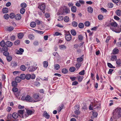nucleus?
Instances as JSON below:
<instances>
[{"instance_id": "nucleus-1", "label": "nucleus", "mask_w": 121, "mask_h": 121, "mask_svg": "<svg viewBox=\"0 0 121 121\" xmlns=\"http://www.w3.org/2000/svg\"><path fill=\"white\" fill-rule=\"evenodd\" d=\"M113 116L114 118L121 116V108H117L115 109L113 113Z\"/></svg>"}, {"instance_id": "nucleus-2", "label": "nucleus", "mask_w": 121, "mask_h": 121, "mask_svg": "<svg viewBox=\"0 0 121 121\" xmlns=\"http://www.w3.org/2000/svg\"><path fill=\"white\" fill-rule=\"evenodd\" d=\"M111 26L110 27V29L113 31L117 33H119L121 31V29H119L118 30L115 29V28L117 26V24L115 22H112L110 24Z\"/></svg>"}, {"instance_id": "nucleus-3", "label": "nucleus", "mask_w": 121, "mask_h": 121, "mask_svg": "<svg viewBox=\"0 0 121 121\" xmlns=\"http://www.w3.org/2000/svg\"><path fill=\"white\" fill-rule=\"evenodd\" d=\"M21 99L22 100H25L29 102H33V98L29 95H27L26 96H22Z\"/></svg>"}, {"instance_id": "nucleus-4", "label": "nucleus", "mask_w": 121, "mask_h": 121, "mask_svg": "<svg viewBox=\"0 0 121 121\" xmlns=\"http://www.w3.org/2000/svg\"><path fill=\"white\" fill-rule=\"evenodd\" d=\"M38 8L41 10L43 13H44L45 12L44 10L45 8V5L43 3H42L39 4L38 6Z\"/></svg>"}, {"instance_id": "nucleus-5", "label": "nucleus", "mask_w": 121, "mask_h": 121, "mask_svg": "<svg viewBox=\"0 0 121 121\" xmlns=\"http://www.w3.org/2000/svg\"><path fill=\"white\" fill-rule=\"evenodd\" d=\"M33 102H36L39 101V95L37 94H35L33 95Z\"/></svg>"}, {"instance_id": "nucleus-6", "label": "nucleus", "mask_w": 121, "mask_h": 121, "mask_svg": "<svg viewBox=\"0 0 121 121\" xmlns=\"http://www.w3.org/2000/svg\"><path fill=\"white\" fill-rule=\"evenodd\" d=\"M94 108H97L98 109H100V103L99 102H95L93 104Z\"/></svg>"}, {"instance_id": "nucleus-7", "label": "nucleus", "mask_w": 121, "mask_h": 121, "mask_svg": "<svg viewBox=\"0 0 121 121\" xmlns=\"http://www.w3.org/2000/svg\"><path fill=\"white\" fill-rule=\"evenodd\" d=\"M24 111L25 110H19L17 112L18 116L22 118H24V117L23 116V114Z\"/></svg>"}, {"instance_id": "nucleus-8", "label": "nucleus", "mask_w": 121, "mask_h": 121, "mask_svg": "<svg viewBox=\"0 0 121 121\" xmlns=\"http://www.w3.org/2000/svg\"><path fill=\"white\" fill-rule=\"evenodd\" d=\"M65 37L66 40L68 41H70L72 39L71 35L70 33L65 34Z\"/></svg>"}, {"instance_id": "nucleus-9", "label": "nucleus", "mask_w": 121, "mask_h": 121, "mask_svg": "<svg viewBox=\"0 0 121 121\" xmlns=\"http://www.w3.org/2000/svg\"><path fill=\"white\" fill-rule=\"evenodd\" d=\"M37 67L36 66H31L28 68V70L30 72L34 71L37 69Z\"/></svg>"}, {"instance_id": "nucleus-10", "label": "nucleus", "mask_w": 121, "mask_h": 121, "mask_svg": "<svg viewBox=\"0 0 121 121\" xmlns=\"http://www.w3.org/2000/svg\"><path fill=\"white\" fill-rule=\"evenodd\" d=\"M43 116L46 118L47 119H48L50 117V115L48 114L46 111H45L43 114Z\"/></svg>"}, {"instance_id": "nucleus-11", "label": "nucleus", "mask_w": 121, "mask_h": 121, "mask_svg": "<svg viewBox=\"0 0 121 121\" xmlns=\"http://www.w3.org/2000/svg\"><path fill=\"white\" fill-rule=\"evenodd\" d=\"M21 15L20 14H16L15 16V19L17 20H20L21 18Z\"/></svg>"}, {"instance_id": "nucleus-12", "label": "nucleus", "mask_w": 121, "mask_h": 121, "mask_svg": "<svg viewBox=\"0 0 121 121\" xmlns=\"http://www.w3.org/2000/svg\"><path fill=\"white\" fill-rule=\"evenodd\" d=\"M5 44L8 47H10L12 46L13 43L12 42L8 41L6 42Z\"/></svg>"}, {"instance_id": "nucleus-13", "label": "nucleus", "mask_w": 121, "mask_h": 121, "mask_svg": "<svg viewBox=\"0 0 121 121\" xmlns=\"http://www.w3.org/2000/svg\"><path fill=\"white\" fill-rule=\"evenodd\" d=\"M77 108V109L76 110L74 111V113L76 115H78L79 114L80 112L79 111V107H77V106H75L74 107V108H75L76 109V108Z\"/></svg>"}, {"instance_id": "nucleus-14", "label": "nucleus", "mask_w": 121, "mask_h": 121, "mask_svg": "<svg viewBox=\"0 0 121 121\" xmlns=\"http://www.w3.org/2000/svg\"><path fill=\"white\" fill-rule=\"evenodd\" d=\"M60 49L61 50L65 49L66 48V47L64 45H61L59 46Z\"/></svg>"}, {"instance_id": "nucleus-15", "label": "nucleus", "mask_w": 121, "mask_h": 121, "mask_svg": "<svg viewBox=\"0 0 121 121\" xmlns=\"http://www.w3.org/2000/svg\"><path fill=\"white\" fill-rule=\"evenodd\" d=\"M64 12L66 13H69L70 10L69 8H68L67 7H65L63 9Z\"/></svg>"}, {"instance_id": "nucleus-16", "label": "nucleus", "mask_w": 121, "mask_h": 121, "mask_svg": "<svg viewBox=\"0 0 121 121\" xmlns=\"http://www.w3.org/2000/svg\"><path fill=\"white\" fill-rule=\"evenodd\" d=\"M18 113L17 114L16 112H14L13 113L12 117L16 119L18 117Z\"/></svg>"}, {"instance_id": "nucleus-17", "label": "nucleus", "mask_w": 121, "mask_h": 121, "mask_svg": "<svg viewBox=\"0 0 121 121\" xmlns=\"http://www.w3.org/2000/svg\"><path fill=\"white\" fill-rule=\"evenodd\" d=\"M87 11L88 13H92L93 12V9L91 7H89L87 8Z\"/></svg>"}, {"instance_id": "nucleus-18", "label": "nucleus", "mask_w": 121, "mask_h": 121, "mask_svg": "<svg viewBox=\"0 0 121 121\" xmlns=\"http://www.w3.org/2000/svg\"><path fill=\"white\" fill-rule=\"evenodd\" d=\"M71 11L73 13L77 11V8L75 6H72L71 8Z\"/></svg>"}, {"instance_id": "nucleus-19", "label": "nucleus", "mask_w": 121, "mask_h": 121, "mask_svg": "<svg viewBox=\"0 0 121 121\" xmlns=\"http://www.w3.org/2000/svg\"><path fill=\"white\" fill-rule=\"evenodd\" d=\"M115 13L118 16H121V10H117L116 11Z\"/></svg>"}, {"instance_id": "nucleus-20", "label": "nucleus", "mask_w": 121, "mask_h": 121, "mask_svg": "<svg viewBox=\"0 0 121 121\" xmlns=\"http://www.w3.org/2000/svg\"><path fill=\"white\" fill-rule=\"evenodd\" d=\"M21 79L20 77H17L15 79V81L17 83L21 81Z\"/></svg>"}, {"instance_id": "nucleus-21", "label": "nucleus", "mask_w": 121, "mask_h": 121, "mask_svg": "<svg viewBox=\"0 0 121 121\" xmlns=\"http://www.w3.org/2000/svg\"><path fill=\"white\" fill-rule=\"evenodd\" d=\"M119 50L117 48H114L113 50L112 54H115L118 53V52Z\"/></svg>"}, {"instance_id": "nucleus-22", "label": "nucleus", "mask_w": 121, "mask_h": 121, "mask_svg": "<svg viewBox=\"0 0 121 121\" xmlns=\"http://www.w3.org/2000/svg\"><path fill=\"white\" fill-rule=\"evenodd\" d=\"M64 107V105L63 104H61L59 107L58 109V112H59Z\"/></svg>"}, {"instance_id": "nucleus-23", "label": "nucleus", "mask_w": 121, "mask_h": 121, "mask_svg": "<svg viewBox=\"0 0 121 121\" xmlns=\"http://www.w3.org/2000/svg\"><path fill=\"white\" fill-rule=\"evenodd\" d=\"M81 65L82 64L81 63L78 62L76 64L75 66L76 67L77 69H78L80 67Z\"/></svg>"}, {"instance_id": "nucleus-24", "label": "nucleus", "mask_w": 121, "mask_h": 121, "mask_svg": "<svg viewBox=\"0 0 121 121\" xmlns=\"http://www.w3.org/2000/svg\"><path fill=\"white\" fill-rule=\"evenodd\" d=\"M17 82L16 81H13L12 82V86L16 87L17 86Z\"/></svg>"}, {"instance_id": "nucleus-25", "label": "nucleus", "mask_w": 121, "mask_h": 121, "mask_svg": "<svg viewBox=\"0 0 121 121\" xmlns=\"http://www.w3.org/2000/svg\"><path fill=\"white\" fill-rule=\"evenodd\" d=\"M54 69L56 70H58L60 68V65L58 64H56L54 65Z\"/></svg>"}, {"instance_id": "nucleus-26", "label": "nucleus", "mask_w": 121, "mask_h": 121, "mask_svg": "<svg viewBox=\"0 0 121 121\" xmlns=\"http://www.w3.org/2000/svg\"><path fill=\"white\" fill-rule=\"evenodd\" d=\"M24 36V35L22 33H20L18 34V37L19 39H22Z\"/></svg>"}, {"instance_id": "nucleus-27", "label": "nucleus", "mask_w": 121, "mask_h": 121, "mask_svg": "<svg viewBox=\"0 0 121 121\" xmlns=\"http://www.w3.org/2000/svg\"><path fill=\"white\" fill-rule=\"evenodd\" d=\"M78 26L80 29L83 28L84 26V24L82 23H79L78 25Z\"/></svg>"}, {"instance_id": "nucleus-28", "label": "nucleus", "mask_w": 121, "mask_h": 121, "mask_svg": "<svg viewBox=\"0 0 121 121\" xmlns=\"http://www.w3.org/2000/svg\"><path fill=\"white\" fill-rule=\"evenodd\" d=\"M30 26L32 28L35 27L36 26V24L34 22H32L30 24Z\"/></svg>"}, {"instance_id": "nucleus-29", "label": "nucleus", "mask_w": 121, "mask_h": 121, "mask_svg": "<svg viewBox=\"0 0 121 121\" xmlns=\"http://www.w3.org/2000/svg\"><path fill=\"white\" fill-rule=\"evenodd\" d=\"M28 37L31 40H32L34 39L35 37L32 34H30L29 35Z\"/></svg>"}, {"instance_id": "nucleus-30", "label": "nucleus", "mask_w": 121, "mask_h": 121, "mask_svg": "<svg viewBox=\"0 0 121 121\" xmlns=\"http://www.w3.org/2000/svg\"><path fill=\"white\" fill-rule=\"evenodd\" d=\"M83 77L81 76H78L77 77V78L78 79V80L80 82H81L83 79Z\"/></svg>"}, {"instance_id": "nucleus-31", "label": "nucleus", "mask_w": 121, "mask_h": 121, "mask_svg": "<svg viewBox=\"0 0 121 121\" xmlns=\"http://www.w3.org/2000/svg\"><path fill=\"white\" fill-rule=\"evenodd\" d=\"M8 11V9L7 8H5L3 9L2 10L3 12L4 13H7Z\"/></svg>"}, {"instance_id": "nucleus-32", "label": "nucleus", "mask_w": 121, "mask_h": 121, "mask_svg": "<svg viewBox=\"0 0 121 121\" xmlns=\"http://www.w3.org/2000/svg\"><path fill=\"white\" fill-rule=\"evenodd\" d=\"M117 59V56L115 55H113L111 56V60L112 61H114L116 60Z\"/></svg>"}, {"instance_id": "nucleus-33", "label": "nucleus", "mask_w": 121, "mask_h": 121, "mask_svg": "<svg viewBox=\"0 0 121 121\" xmlns=\"http://www.w3.org/2000/svg\"><path fill=\"white\" fill-rule=\"evenodd\" d=\"M22 71H24L26 69V67L25 65H22L20 67Z\"/></svg>"}, {"instance_id": "nucleus-34", "label": "nucleus", "mask_w": 121, "mask_h": 121, "mask_svg": "<svg viewBox=\"0 0 121 121\" xmlns=\"http://www.w3.org/2000/svg\"><path fill=\"white\" fill-rule=\"evenodd\" d=\"M69 70L71 72H73L75 71L76 69L74 67H72L70 68Z\"/></svg>"}, {"instance_id": "nucleus-35", "label": "nucleus", "mask_w": 121, "mask_h": 121, "mask_svg": "<svg viewBox=\"0 0 121 121\" xmlns=\"http://www.w3.org/2000/svg\"><path fill=\"white\" fill-rule=\"evenodd\" d=\"M62 73L64 74H66L68 72V70L65 68H64L62 70Z\"/></svg>"}, {"instance_id": "nucleus-36", "label": "nucleus", "mask_w": 121, "mask_h": 121, "mask_svg": "<svg viewBox=\"0 0 121 121\" xmlns=\"http://www.w3.org/2000/svg\"><path fill=\"white\" fill-rule=\"evenodd\" d=\"M6 58L7 61L9 62L11 61L12 59V57L10 56H7Z\"/></svg>"}, {"instance_id": "nucleus-37", "label": "nucleus", "mask_w": 121, "mask_h": 121, "mask_svg": "<svg viewBox=\"0 0 121 121\" xmlns=\"http://www.w3.org/2000/svg\"><path fill=\"white\" fill-rule=\"evenodd\" d=\"M5 43L4 41L2 40L0 43V45L2 47H3L5 46Z\"/></svg>"}, {"instance_id": "nucleus-38", "label": "nucleus", "mask_w": 121, "mask_h": 121, "mask_svg": "<svg viewBox=\"0 0 121 121\" xmlns=\"http://www.w3.org/2000/svg\"><path fill=\"white\" fill-rule=\"evenodd\" d=\"M43 66L45 67H47L48 65V62L46 61L43 62Z\"/></svg>"}, {"instance_id": "nucleus-39", "label": "nucleus", "mask_w": 121, "mask_h": 121, "mask_svg": "<svg viewBox=\"0 0 121 121\" xmlns=\"http://www.w3.org/2000/svg\"><path fill=\"white\" fill-rule=\"evenodd\" d=\"M71 33L72 35H75L76 34V33L74 30H72L71 31Z\"/></svg>"}, {"instance_id": "nucleus-40", "label": "nucleus", "mask_w": 121, "mask_h": 121, "mask_svg": "<svg viewBox=\"0 0 121 121\" xmlns=\"http://www.w3.org/2000/svg\"><path fill=\"white\" fill-rule=\"evenodd\" d=\"M31 78V75L29 74H28L26 75V78L27 80L30 79Z\"/></svg>"}, {"instance_id": "nucleus-41", "label": "nucleus", "mask_w": 121, "mask_h": 121, "mask_svg": "<svg viewBox=\"0 0 121 121\" xmlns=\"http://www.w3.org/2000/svg\"><path fill=\"white\" fill-rule=\"evenodd\" d=\"M121 62V61L120 59H118L116 61L117 64L118 66H119L120 65Z\"/></svg>"}, {"instance_id": "nucleus-42", "label": "nucleus", "mask_w": 121, "mask_h": 121, "mask_svg": "<svg viewBox=\"0 0 121 121\" xmlns=\"http://www.w3.org/2000/svg\"><path fill=\"white\" fill-rule=\"evenodd\" d=\"M77 60L78 63H80L83 60V59L82 58H77Z\"/></svg>"}, {"instance_id": "nucleus-43", "label": "nucleus", "mask_w": 121, "mask_h": 121, "mask_svg": "<svg viewBox=\"0 0 121 121\" xmlns=\"http://www.w3.org/2000/svg\"><path fill=\"white\" fill-rule=\"evenodd\" d=\"M72 25L74 27H76L78 26V23L76 22H72Z\"/></svg>"}, {"instance_id": "nucleus-44", "label": "nucleus", "mask_w": 121, "mask_h": 121, "mask_svg": "<svg viewBox=\"0 0 121 121\" xmlns=\"http://www.w3.org/2000/svg\"><path fill=\"white\" fill-rule=\"evenodd\" d=\"M3 55L7 56L9 55V53L7 51H5L3 53Z\"/></svg>"}, {"instance_id": "nucleus-45", "label": "nucleus", "mask_w": 121, "mask_h": 121, "mask_svg": "<svg viewBox=\"0 0 121 121\" xmlns=\"http://www.w3.org/2000/svg\"><path fill=\"white\" fill-rule=\"evenodd\" d=\"M34 30L36 32L40 34H43L44 33V32L43 31L39 30Z\"/></svg>"}, {"instance_id": "nucleus-46", "label": "nucleus", "mask_w": 121, "mask_h": 121, "mask_svg": "<svg viewBox=\"0 0 121 121\" xmlns=\"http://www.w3.org/2000/svg\"><path fill=\"white\" fill-rule=\"evenodd\" d=\"M98 18L99 20H101L103 19L104 17L102 15L100 14L98 15Z\"/></svg>"}, {"instance_id": "nucleus-47", "label": "nucleus", "mask_w": 121, "mask_h": 121, "mask_svg": "<svg viewBox=\"0 0 121 121\" xmlns=\"http://www.w3.org/2000/svg\"><path fill=\"white\" fill-rule=\"evenodd\" d=\"M94 106L93 107V104L92 103L91 104L89 107V108L90 110H93L94 108Z\"/></svg>"}, {"instance_id": "nucleus-48", "label": "nucleus", "mask_w": 121, "mask_h": 121, "mask_svg": "<svg viewBox=\"0 0 121 121\" xmlns=\"http://www.w3.org/2000/svg\"><path fill=\"white\" fill-rule=\"evenodd\" d=\"M9 17L11 19H13L15 17V15L14 13H10Z\"/></svg>"}, {"instance_id": "nucleus-49", "label": "nucleus", "mask_w": 121, "mask_h": 121, "mask_svg": "<svg viewBox=\"0 0 121 121\" xmlns=\"http://www.w3.org/2000/svg\"><path fill=\"white\" fill-rule=\"evenodd\" d=\"M26 3H22L21 4V7L23 8L26 7Z\"/></svg>"}, {"instance_id": "nucleus-50", "label": "nucleus", "mask_w": 121, "mask_h": 121, "mask_svg": "<svg viewBox=\"0 0 121 121\" xmlns=\"http://www.w3.org/2000/svg\"><path fill=\"white\" fill-rule=\"evenodd\" d=\"M4 17L5 19L7 20L9 19V16L8 14H6L4 15Z\"/></svg>"}, {"instance_id": "nucleus-51", "label": "nucleus", "mask_w": 121, "mask_h": 121, "mask_svg": "<svg viewBox=\"0 0 121 121\" xmlns=\"http://www.w3.org/2000/svg\"><path fill=\"white\" fill-rule=\"evenodd\" d=\"M25 11V9L24 8H22L20 9V13L22 14H23L24 13Z\"/></svg>"}, {"instance_id": "nucleus-52", "label": "nucleus", "mask_w": 121, "mask_h": 121, "mask_svg": "<svg viewBox=\"0 0 121 121\" xmlns=\"http://www.w3.org/2000/svg\"><path fill=\"white\" fill-rule=\"evenodd\" d=\"M14 29V28L12 26H9L7 28L8 30L9 31L12 30Z\"/></svg>"}, {"instance_id": "nucleus-53", "label": "nucleus", "mask_w": 121, "mask_h": 121, "mask_svg": "<svg viewBox=\"0 0 121 121\" xmlns=\"http://www.w3.org/2000/svg\"><path fill=\"white\" fill-rule=\"evenodd\" d=\"M64 20L65 22H68L69 21V18L67 16H66L64 17Z\"/></svg>"}, {"instance_id": "nucleus-54", "label": "nucleus", "mask_w": 121, "mask_h": 121, "mask_svg": "<svg viewBox=\"0 0 121 121\" xmlns=\"http://www.w3.org/2000/svg\"><path fill=\"white\" fill-rule=\"evenodd\" d=\"M84 24L85 26L88 27L90 25V23L89 21H86L85 22Z\"/></svg>"}, {"instance_id": "nucleus-55", "label": "nucleus", "mask_w": 121, "mask_h": 121, "mask_svg": "<svg viewBox=\"0 0 121 121\" xmlns=\"http://www.w3.org/2000/svg\"><path fill=\"white\" fill-rule=\"evenodd\" d=\"M20 78L21 79H24L26 78V75L24 74H22L21 75Z\"/></svg>"}, {"instance_id": "nucleus-56", "label": "nucleus", "mask_w": 121, "mask_h": 121, "mask_svg": "<svg viewBox=\"0 0 121 121\" xmlns=\"http://www.w3.org/2000/svg\"><path fill=\"white\" fill-rule=\"evenodd\" d=\"M2 49V50L3 51H7L8 49V48L6 46H4L3 47Z\"/></svg>"}, {"instance_id": "nucleus-57", "label": "nucleus", "mask_w": 121, "mask_h": 121, "mask_svg": "<svg viewBox=\"0 0 121 121\" xmlns=\"http://www.w3.org/2000/svg\"><path fill=\"white\" fill-rule=\"evenodd\" d=\"M108 7L109 8H111L113 7V4L112 3H109L108 4Z\"/></svg>"}, {"instance_id": "nucleus-58", "label": "nucleus", "mask_w": 121, "mask_h": 121, "mask_svg": "<svg viewBox=\"0 0 121 121\" xmlns=\"http://www.w3.org/2000/svg\"><path fill=\"white\" fill-rule=\"evenodd\" d=\"M101 9V12L103 13H106L107 12V10L103 8H102Z\"/></svg>"}, {"instance_id": "nucleus-59", "label": "nucleus", "mask_w": 121, "mask_h": 121, "mask_svg": "<svg viewBox=\"0 0 121 121\" xmlns=\"http://www.w3.org/2000/svg\"><path fill=\"white\" fill-rule=\"evenodd\" d=\"M79 74L80 75H83L85 74V71L84 70H82V71L79 72Z\"/></svg>"}, {"instance_id": "nucleus-60", "label": "nucleus", "mask_w": 121, "mask_h": 121, "mask_svg": "<svg viewBox=\"0 0 121 121\" xmlns=\"http://www.w3.org/2000/svg\"><path fill=\"white\" fill-rule=\"evenodd\" d=\"M35 22L37 24L39 25L40 23L41 22H42V21H40L38 20H36L35 21Z\"/></svg>"}, {"instance_id": "nucleus-61", "label": "nucleus", "mask_w": 121, "mask_h": 121, "mask_svg": "<svg viewBox=\"0 0 121 121\" xmlns=\"http://www.w3.org/2000/svg\"><path fill=\"white\" fill-rule=\"evenodd\" d=\"M34 84L35 85L37 86H39L40 83L39 82L36 81L35 82Z\"/></svg>"}, {"instance_id": "nucleus-62", "label": "nucleus", "mask_w": 121, "mask_h": 121, "mask_svg": "<svg viewBox=\"0 0 121 121\" xmlns=\"http://www.w3.org/2000/svg\"><path fill=\"white\" fill-rule=\"evenodd\" d=\"M12 90L13 92H16L17 91L18 89L17 88H16L15 87H14L13 88Z\"/></svg>"}, {"instance_id": "nucleus-63", "label": "nucleus", "mask_w": 121, "mask_h": 121, "mask_svg": "<svg viewBox=\"0 0 121 121\" xmlns=\"http://www.w3.org/2000/svg\"><path fill=\"white\" fill-rule=\"evenodd\" d=\"M114 18L115 20H118L120 19V18L117 16H114Z\"/></svg>"}, {"instance_id": "nucleus-64", "label": "nucleus", "mask_w": 121, "mask_h": 121, "mask_svg": "<svg viewBox=\"0 0 121 121\" xmlns=\"http://www.w3.org/2000/svg\"><path fill=\"white\" fill-rule=\"evenodd\" d=\"M20 43V41L18 40H16L15 42V44L16 45H17Z\"/></svg>"}]
</instances>
